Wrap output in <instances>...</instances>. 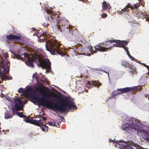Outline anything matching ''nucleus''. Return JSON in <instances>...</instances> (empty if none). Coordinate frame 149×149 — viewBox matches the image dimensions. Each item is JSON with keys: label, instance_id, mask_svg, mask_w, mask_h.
<instances>
[{"label": "nucleus", "instance_id": "f257e3e1", "mask_svg": "<svg viewBox=\"0 0 149 149\" xmlns=\"http://www.w3.org/2000/svg\"><path fill=\"white\" fill-rule=\"evenodd\" d=\"M55 97L53 93L51 92V94L47 95L45 96L43 95L41 98L33 96H32L31 98L33 102H38L48 108H51L54 110L58 111L61 113L69 111L72 108L74 109L77 108L76 105L74 104L73 100L70 97L64 96L63 97H56V99L59 100V104L58 105L57 103L45 98L46 97Z\"/></svg>", "mask_w": 149, "mask_h": 149}, {"label": "nucleus", "instance_id": "f03ea898", "mask_svg": "<svg viewBox=\"0 0 149 149\" xmlns=\"http://www.w3.org/2000/svg\"><path fill=\"white\" fill-rule=\"evenodd\" d=\"M48 20L52 26H55L61 31H68L69 27L70 26L68 21L65 19H61L59 15L57 14H49Z\"/></svg>", "mask_w": 149, "mask_h": 149}, {"label": "nucleus", "instance_id": "7ed1b4c3", "mask_svg": "<svg viewBox=\"0 0 149 149\" xmlns=\"http://www.w3.org/2000/svg\"><path fill=\"white\" fill-rule=\"evenodd\" d=\"M45 47L46 50L49 51L52 55L59 54L62 56L63 55L60 49L61 45L56 40L48 39L45 41Z\"/></svg>", "mask_w": 149, "mask_h": 149}, {"label": "nucleus", "instance_id": "20e7f679", "mask_svg": "<svg viewBox=\"0 0 149 149\" xmlns=\"http://www.w3.org/2000/svg\"><path fill=\"white\" fill-rule=\"evenodd\" d=\"M35 61L36 62H39L40 66L42 68L46 69L47 72H50L51 68V63L48 59H42L37 55Z\"/></svg>", "mask_w": 149, "mask_h": 149}, {"label": "nucleus", "instance_id": "39448f33", "mask_svg": "<svg viewBox=\"0 0 149 149\" xmlns=\"http://www.w3.org/2000/svg\"><path fill=\"white\" fill-rule=\"evenodd\" d=\"M116 145L115 146L117 147L118 146L120 149H142L141 147L138 145L135 144L134 145H129L128 142H125L123 140L117 141Z\"/></svg>", "mask_w": 149, "mask_h": 149}, {"label": "nucleus", "instance_id": "423d86ee", "mask_svg": "<svg viewBox=\"0 0 149 149\" xmlns=\"http://www.w3.org/2000/svg\"><path fill=\"white\" fill-rule=\"evenodd\" d=\"M112 46H110L109 47L106 48L105 47L103 42L100 43L97 45L95 46V50H93L92 49L93 47L91 46L89 47H86L85 48V50H88L91 52L93 53H95L97 51L100 52H104L107 51V50L110 49Z\"/></svg>", "mask_w": 149, "mask_h": 149}, {"label": "nucleus", "instance_id": "0eeeda50", "mask_svg": "<svg viewBox=\"0 0 149 149\" xmlns=\"http://www.w3.org/2000/svg\"><path fill=\"white\" fill-rule=\"evenodd\" d=\"M121 129L127 132L128 133L131 132L132 129L137 130L139 128V125L138 124H133L130 125L129 123H125L123 124L121 126Z\"/></svg>", "mask_w": 149, "mask_h": 149}, {"label": "nucleus", "instance_id": "6e6552de", "mask_svg": "<svg viewBox=\"0 0 149 149\" xmlns=\"http://www.w3.org/2000/svg\"><path fill=\"white\" fill-rule=\"evenodd\" d=\"M21 55L24 56V59H27L26 61V65L32 68H33L34 67V65L33 64L34 61L36 62L35 60L36 59V56L37 55H36L33 57V58H30L29 57V56L28 54L26 53H24V54H21Z\"/></svg>", "mask_w": 149, "mask_h": 149}, {"label": "nucleus", "instance_id": "1a4fd4ad", "mask_svg": "<svg viewBox=\"0 0 149 149\" xmlns=\"http://www.w3.org/2000/svg\"><path fill=\"white\" fill-rule=\"evenodd\" d=\"M40 30H38L37 31V35L39 40L40 42H44V40L47 39L50 37L51 35L47 32H42V33H40Z\"/></svg>", "mask_w": 149, "mask_h": 149}, {"label": "nucleus", "instance_id": "9d476101", "mask_svg": "<svg viewBox=\"0 0 149 149\" xmlns=\"http://www.w3.org/2000/svg\"><path fill=\"white\" fill-rule=\"evenodd\" d=\"M24 102L21 100L19 98H17L15 100V107L17 111L22 110L23 108Z\"/></svg>", "mask_w": 149, "mask_h": 149}, {"label": "nucleus", "instance_id": "9b49d317", "mask_svg": "<svg viewBox=\"0 0 149 149\" xmlns=\"http://www.w3.org/2000/svg\"><path fill=\"white\" fill-rule=\"evenodd\" d=\"M139 87L136 86L134 87H126L123 88L118 89V90L121 92V94L129 92L131 91H134L139 90Z\"/></svg>", "mask_w": 149, "mask_h": 149}, {"label": "nucleus", "instance_id": "f8f14e48", "mask_svg": "<svg viewBox=\"0 0 149 149\" xmlns=\"http://www.w3.org/2000/svg\"><path fill=\"white\" fill-rule=\"evenodd\" d=\"M6 38L8 41H14L20 40L21 37L20 36L10 34L6 36Z\"/></svg>", "mask_w": 149, "mask_h": 149}, {"label": "nucleus", "instance_id": "ddd939ff", "mask_svg": "<svg viewBox=\"0 0 149 149\" xmlns=\"http://www.w3.org/2000/svg\"><path fill=\"white\" fill-rule=\"evenodd\" d=\"M25 121L26 122L38 126L40 125H43V123L41 120H36L31 119L27 118L25 119Z\"/></svg>", "mask_w": 149, "mask_h": 149}, {"label": "nucleus", "instance_id": "4468645a", "mask_svg": "<svg viewBox=\"0 0 149 149\" xmlns=\"http://www.w3.org/2000/svg\"><path fill=\"white\" fill-rule=\"evenodd\" d=\"M125 41L123 40L121 41L120 40H108L107 42H108L110 44H111L112 42H115L116 43V44L113 45V46H112V47H121L122 46H123V42H124Z\"/></svg>", "mask_w": 149, "mask_h": 149}, {"label": "nucleus", "instance_id": "2eb2a0df", "mask_svg": "<svg viewBox=\"0 0 149 149\" xmlns=\"http://www.w3.org/2000/svg\"><path fill=\"white\" fill-rule=\"evenodd\" d=\"M125 121L129 122V124L133 125V124H138L139 125V122L136 119L133 117H129L127 116H126L125 117V120H124Z\"/></svg>", "mask_w": 149, "mask_h": 149}, {"label": "nucleus", "instance_id": "dca6fc26", "mask_svg": "<svg viewBox=\"0 0 149 149\" xmlns=\"http://www.w3.org/2000/svg\"><path fill=\"white\" fill-rule=\"evenodd\" d=\"M111 8L110 4L106 1H104L102 3V10L103 11H106L108 10V11H109V10Z\"/></svg>", "mask_w": 149, "mask_h": 149}, {"label": "nucleus", "instance_id": "f3484780", "mask_svg": "<svg viewBox=\"0 0 149 149\" xmlns=\"http://www.w3.org/2000/svg\"><path fill=\"white\" fill-rule=\"evenodd\" d=\"M12 111H7L5 113V118L6 119H9L12 118L14 114V109L11 108Z\"/></svg>", "mask_w": 149, "mask_h": 149}, {"label": "nucleus", "instance_id": "a211bd4d", "mask_svg": "<svg viewBox=\"0 0 149 149\" xmlns=\"http://www.w3.org/2000/svg\"><path fill=\"white\" fill-rule=\"evenodd\" d=\"M138 5L135 4L134 5V6L133 7L132 6H131L130 3H128L127 5L126 6L125 8H124L123 9H121V12L122 11L123 12H125V11L127 10V8H130L131 10H132L133 9H134V8L137 9L138 8Z\"/></svg>", "mask_w": 149, "mask_h": 149}, {"label": "nucleus", "instance_id": "6ab92c4d", "mask_svg": "<svg viewBox=\"0 0 149 149\" xmlns=\"http://www.w3.org/2000/svg\"><path fill=\"white\" fill-rule=\"evenodd\" d=\"M129 69V72L130 74H131V75L132 77L134 75H136L137 74L138 72L136 70V69L134 68L132 66V68H130Z\"/></svg>", "mask_w": 149, "mask_h": 149}, {"label": "nucleus", "instance_id": "aec40b11", "mask_svg": "<svg viewBox=\"0 0 149 149\" xmlns=\"http://www.w3.org/2000/svg\"><path fill=\"white\" fill-rule=\"evenodd\" d=\"M121 64L125 68H132V65H131L127 61H123Z\"/></svg>", "mask_w": 149, "mask_h": 149}, {"label": "nucleus", "instance_id": "412c9836", "mask_svg": "<svg viewBox=\"0 0 149 149\" xmlns=\"http://www.w3.org/2000/svg\"><path fill=\"white\" fill-rule=\"evenodd\" d=\"M120 94H121V92H120L118 91L117 89V91H114L112 92V95L113 97H114Z\"/></svg>", "mask_w": 149, "mask_h": 149}, {"label": "nucleus", "instance_id": "4be33fe9", "mask_svg": "<svg viewBox=\"0 0 149 149\" xmlns=\"http://www.w3.org/2000/svg\"><path fill=\"white\" fill-rule=\"evenodd\" d=\"M1 79L2 80H9L10 79H12V78L11 77L10 78V77H9L4 74L1 77Z\"/></svg>", "mask_w": 149, "mask_h": 149}, {"label": "nucleus", "instance_id": "5701e85b", "mask_svg": "<svg viewBox=\"0 0 149 149\" xmlns=\"http://www.w3.org/2000/svg\"><path fill=\"white\" fill-rule=\"evenodd\" d=\"M68 31H69V33L72 35H74L75 33L74 30L72 28L71 26H70V27H69Z\"/></svg>", "mask_w": 149, "mask_h": 149}, {"label": "nucleus", "instance_id": "b1692460", "mask_svg": "<svg viewBox=\"0 0 149 149\" xmlns=\"http://www.w3.org/2000/svg\"><path fill=\"white\" fill-rule=\"evenodd\" d=\"M93 84L94 86H97V87H99L102 85L101 83L96 81H95L93 82Z\"/></svg>", "mask_w": 149, "mask_h": 149}, {"label": "nucleus", "instance_id": "393cba45", "mask_svg": "<svg viewBox=\"0 0 149 149\" xmlns=\"http://www.w3.org/2000/svg\"><path fill=\"white\" fill-rule=\"evenodd\" d=\"M123 46H122V47L126 51V52H127L128 51V48L126 47H125V45H127V43L128 42L126 41H125L124 42H123Z\"/></svg>", "mask_w": 149, "mask_h": 149}, {"label": "nucleus", "instance_id": "a878e982", "mask_svg": "<svg viewBox=\"0 0 149 149\" xmlns=\"http://www.w3.org/2000/svg\"><path fill=\"white\" fill-rule=\"evenodd\" d=\"M43 126L44 127H41V128L42 129V130L43 131H48V127L45 124H44L43 123V125H40L39 126Z\"/></svg>", "mask_w": 149, "mask_h": 149}, {"label": "nucleus", "instance_id": "bb28decb", "mask_svg": "<svg viewBox=\"0 0 149 149\" xmlns=\"http://www.w3.org/2000/svg\"><path fill=\"white\" fill-rule=\"evenodd\" d=\"M14 55L15 56V58L18 59H20L22 60H23V58L20 54H16L14 53Z\"/></svg>", "mask_w": 149, "mask_h": 149}, {"label": "nucleus", "instance_id": "cd10ccee", "mask_svg": "<svg viewBox=\"0 0 149 149\" xmlns=\"http://www.w3.org/2000/svg\"><path fill=\"white\" fill-rule=\"evenodd\" d=\"M17 115L21 118H24L26 117L27 118V117L26 116H24L23 115V113L19 112L17 111L16 112Z\"/></svg>", "mask_w": 149, "mask_h": 149}, {"label": "nucleus", "instance_id": "c85d7f7f", "mask_svg": "<svg viewBox=\"0 0 149 149\" xmlns=\"http://www.w3.org/2000/svg\"><path fill=\"white\" fill-rule=\"evenodd\" d=\"M0 77H2V73H1V68H3L4 70H6V68L5 67V65H3L2 63L0 64Z\"/></svg>", "mask_w": 149, "mask_h": 149}, {"label": "nucleus", "instance_id": "c756f323", "mask_svg": "<svg viewBox=\"0 0 149 149\" xmlns=\"http://www.w3.org/2000/svg\"><path fill=\"white\" fill-rule=\"evenodd\" d=\"M36 91H38L39 92L41 93H42V89L41 88H40L39 87H36Z\"/></svg>", "mask_w": 149, "mask_h": 149}, {"label": "nucleus", "instance_id": "7c9ffc66", "mask_svg": "<svg viewBox=\"0 0 149 149\" xmlns=\"http://www.w3.org/2000/svg\"><path fill=\"white\" fill-rule=\"evenodd\" d=\"M108 40H109L108 39L105 42H103L104 43V47L107 46L108 47L111 44H110V43L109 42H107Z\"/></svg>", "mask_w": 149, "mask_h": 149}, {"label": "nucleus", "instance_id": "2f4dec72", "mask_svg": "<svg viewBox=\"0 0 149 149\" xmlns=\"http://www.w3.org/2000/svg\"><path fill=\"white\" fill-rule=\"evenodd\" d=\"M9 65H10V63H9ZM6 67L7 69H8L7 71H6L7 74H8V72L9 70V68H10V66L9 65H8V63H7V64L6 65Z\"/></svg>", "mask_w": 149, "mask_h": 149}, {"label": "nucleus", "instance_id": "473e14b6", "mask_svg": "<svg viewBox=\"0 0 149 149\" xmlns=\"http://www.w3.org/2000/svg\"><path fill=\"white\" fill-rule=\"evenodd\" d=\"M107 15L106 13H103L102 15L101 18H105L107 17Z\"/></svg>", "mask_w": 149, "mask_h": 149}, {"label": "nucleus", "instance_id": "72a5a7b5", "mask_svg": "<svg viewBox=\"0 0 149 149\" xmlns=\"http://www.w3.org/2000/svg\"><path fill=\"white\" fill-rule=\"evenodd\" d=\"M49 125L52 126H55V123L54 121H52L51 122H49Z\"/></svg>", "mask_w": 149, "mask_h": 149}, {"label": "nucleus", "instance_id": "f704fd0d", "mask_svg": "<svg viewBox=\"0 0 149 149\" xmlns=\"http://www.w3.org/2000/svg\"><path fill=\"white\" fill-rule=\"evenodd\" d=\"M18 91L23 93H25V91L22 88H20L18 90Z\"/></svg>", "mask_w": 149, "mask_h": 149}, {"label": "nucleus", "instance_id": "c9c22d12", "mask_svg": "<svg viewBox=\"0 0 149 149\" xmlns=\"http://www.w3.org/2000/svg\"><path fill=\"white\" fill-rule=\"evenodd\" d=\"M25 91V92H29L31 91V89L30 88H28L26 89Z\"/></svg>", "mask_w": 149, "mask_h": 149}, {"label": "nucleus", "instance_id": "e433bc0d", "mask_svg": "<svg viewBox=\"0 0 149 149\" xmlns=\"http://www.w3.org/2000/svg\"><path fill=\"white\" fill-rule=\"evenodd\" d=\"M41 118H42V119L40 120L42 121V122L43 123V121H45L47 119L46 118V117L43 116H42V117Z\"/></svg>", "mask_w": 149, "mask_h": 149}, {"label": "nucleus", "instance_id": "4c0bfd02", "mask_svg": "<svg viewBox=\"0 0 149 149\" xmlns=\"http://www.w3.org/2000/svg\"><path fill=\"white\" fill-rule=\"evenodd\" d=\"M142 65L144 66L145 67H146L148 70H149V66L146 65L145 63H142Z\"/></svg>", "mask_w": 149, "mask_h": 149}, {"label": "nucleus", "instance_id": "58836bf2", "mask_svg": "<svg viewBox=\"0 0 149 149\" xmlns=\"http://www.w3.org/2000/svg\"><path fill=\"white\" fill-rule=\"evenodd\" d=\"M129 58L133 61H134L136 60L134 57H132V56L130 55Z\"/></svg>", "mask_w": 149, "mask_h": 149}, {"label": "nucleus", "instance_id": "ea45409f", "mask_svg": "<svg viewBox=\"0 0 149 149\" xmlns=\"http://www.w3.org/2000/svg\"><path fill=\"white\" fill-rule=\"evenodd\" d=\"M42 116H42L41 115H38L37 117H38V118H41L42 117Z\"/></svg>", "mask_w": 149, "mask_h": 149}, {"label": "nucleus", "instance_id": "a19ab883", "mask_svg": "<svg viewBox=\"0 0 149 149\" xmlns=\"http://www.w3.org/2000/svg\"><path fill=\"white\" fill-rule=\"evenodd\" d=\"M126 52L127 53V55L129 56V57L130 56V55H131L130 54V53H129V51H128Z\"/></svg>", "mask_w": 149, "mask_h": 149}, {"label": "nucleus", "instance_id": "79ce46f5", "mask_svg": "<svg viewBox=\"0 0 149 149\" xmlns=\"http://www.w3.org/2000/svg\"><path fill=\"white\" fill-rule=\"evenodd\" d=\"M109 142H115L113 140L111 139H109Z\"/></svg>", "mask_w": 149, "mask_h": 149}, {"label": "nucleus", "instance_id": "37998d69", "mask_svg": "<svg viewBox=\"0 0 149 149\" xmlns=\"http://www.w3.org/2000/svg\"><path fill=\"white\" fill-rule=\"evenodd\" d=\"M81 54H86V55H90V54H86V53H81Z\"/></svg>", "mask_w": 149, "mask_h": 149}, {"label": "nucleus", "instance_id": "c03bdc74", "mask_svg": "<svg viewBox=\"0 0 149 149\" xmlns=\"http://www.w3.org/2000/svg\"><path fill=\"white\" fill-rule=\"evenodd\" d=\"M45 80H46V79H44V78H43V79H41V81L43 82H44V81Z\"/></svg>", "mask_w": 149, "mask_h": 149}, {"label": "nucleus", "instance_id": "a18cd8bd", "mask_svg": "<svg viewBox=\"0 0 149 149\" xmlns=\"http://www.w3.org/2000/svg\"><path fill=\"white\" fill-rule=\"evenodd\" d=\"M36 74V72L35 74H33V76H32V77H33V78L35 77V76Z\"/></svg>", "mask_w": 149, "mask_h": 149}, {"label": "nucleus", "instance_id": "49530a36", "mask_svg": "<svg viewBox=\"0 0 149 149\" xmlns=\"http://www.w3.org/2000/svg\"><path fill=\"white\" fill-rule=\"evenodd\" d=\"M146 140L148 142H149V138H147L146 139Z\"/></svg>", "mask_w": 149, "mask_h": 149}, {"label": "nucleus", "instance_id": "de8ad7c7", "mask_svg": "<svg viewBox=\"0 0 149 149\" xmlns=\"http://www.w3.org/2000/svg\"><path fill=\"white\" fill-rule=\"evenodd\" d=\"M81 47H78V48H77V49L79 51V50H80V48L81 49Z\"/></svg>", "mask_w": 149, "mask_h": 149}, {"label": "nucleus", "instance_id": "09e8293b", "mask_svg": "<svg viewBox=\"0 0 149 149\" xmlns=\"http://www.w3.org/2000/svg\"><path fill=\"white\" fill-rule=\"evenodd\" d=\"M1 94L2 95V96H1L2 97H3L4 96V95L2 93H1Z\"/></svg>", "mask_w": 149, "mask_h": 149}, {"label": "nucleus", "instance_id": "8fccbe9b", "mask_svg": "<svg viewBox=\"0 0 149 149\" xmlns=\"http://www.w3.org/2000/svg\"><path fill=\"white\" fill-rule=\"evenodd\" d=\"M51 100H53V101H57L53 99H51Z\"/></svg>", "mask_w": 149, "mask_h": 149}, {"label": "nucleus", "instance_id": "3c124183", "mask_svg": "<svg viewBox=\"0 0 149 149\" xmlns=\"http://www.w3.org/2000/svg\"><path fill=\"white\" fill-rule=\"evenodd\" d=\"M3 85H0V87H1L2 88H3Z\"/></svg>", "mask_w": 149, "mask_h": 149}, {"label": "nucleus", "instance_id": "603ef678", "mask_svg": "<svg viewBox=\"0 0 149 149\" xmlns=\"http://www.w3.org/2000/svg\"><path fill=\"white\" fill-rule=\"evenodd\" d=\"M6 57H8V54H6Z\"/></svg>", "mask_w": 149, "mask_h": 149}, {"label": "nucleus", "instance_id": "864d4df0", "mask_svg": "<svg viewBox=\"0 0 149 149\" xmlns=\"http://www.w3.org/2000/svg\"><path fill=\"white\" fill-rule=\"evenodd\" d=\"M148 70V72L147 73V74H149V70Z\"/></svg>", "mask_w": 149, "mask_h": 149}, {"label": "nucleus", "instance_id": "5fc2aeb1", "mask_svg": "<svg viewBox=\"0 0 149 149\" xmlns=\"http://www.w3.org/2000/svg\"><path fill=\"white\" fill-rule=\"evenodd\" d=\"M145 96H146V97H147V95H145Z\"/></svg>", "mask_w": 149, "mask_h": 149}, {"label": "nucleus", "instance_id": "6e6d98bb", "mask_svg": "<svg viewBox=\"0 0 149 149\" xmlns=\"http://www.w3.org/2000/svg\"><path fill=\"white\" fill-rule=\"evenodd\" d=\"M140 63L142 65V63Z\"/></svg>", "mask_w": 149, "mask_h": 149}, {"label": "nucleus", "instance_id": "4d7b16f0", "mask_svg": "<svg viewBox=\"0 0 149 149\" xmlns=\"http://www.w3.org/2000/svg\"><path fill=\"white\" fill-rule=\"evenodd\" d=\"M47 85H48V82H47Z\"/></svg>", "mask_w": 149, "mask_h": 149}, {"label": "nucleus", "instance_id": "13d9d810", "mask_svg": "<svg viewBox=\"0 0 149 149\" xmlns=\"http://www.w3.org/2000/svg\"><path fill=\"white\" fill-rule=\"evenodd\" d=\"M106 73H108V72H105Z\"/></svg>", "mask_w": 149, "mask_h": 149}, {"label": "nucleus", "instance_id": "bf43d9fd", "mask_svg": "<svg viewBox=\"0 0 149 149\" xmlns=\"http://www.w3.org/2000/svg\"><path fill=\"white\" fill-rule=\"evenodd\" d=\"M36 79H37V77H36Z\"/></svg>", "mask_w": 149, "mask_h": 149}, {"label": "nucleus", "instance_id": "052dcab7", "mask_svg": "<svg viewBox=\"0 0 149 149\" xmlns=\"http://www.w3.org/2000/svg\"><path fill=\"white\" fill-rule=\"evenodd\" d=\"M138 0V1H141V0Z\"/></svg>", "mask_w": 149, "mask_h": 149}]
</instances>
